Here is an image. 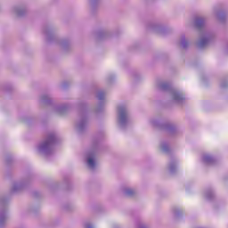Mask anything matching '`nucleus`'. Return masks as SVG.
I'll return each instance as SVG.
<instances>
[{
  "label": "nucleus",
  "mask_w": 228,
  "mask_h": 228,
  "mask_svg": "<svg viewBox=\"0 0 228 228\" xmlns=\"http://www.w3.org/2000/svg\"><path fill=\"white\" fill-rule=\"evenodd\" d=\"M119 116L121 122H124L126 120V110L124 108H119Z\"/></svg>",
  "instance_id": "obj_1"
},
{
  "label": "nucleus",
  "mask_w": 228,
  "mask_h": 228,
  "mask_svg": "<svg viewBox=\"0 0 228 228\" xmlns=\"http://www.w3.org/2000/svg\"><path fill=\"white\" fill-rule=\"evenodd\" d=\"M87 163L91 167H95V162L94 161V159H88Z\"/></svg>",
  "instance_id": "obj_2"
},
{
  "label": "nucleus",
  "mask_w": 228,
  "mask_h": 228,
  "mask_svg": "<svg viewBox=\"0 0 228 228\" xmlns=\"http://www.w3.org/2000/svg\"><path fill=\"white\" fill-rule=\"evenodd\" d=\"M175 101H179V99H184L183 94H175L174 96Z\"/></svg>",
  "instance_id": "obj_3"
},
{
  "label": "nucleus",
  "mask_w": 228,
  "mask_h": 228,
  "mask_svg": "<svg viewBox=\"0 0 228 228\" xmlns=\"http://www.w3.org/2000/svg\"><path fill=\"white\" fill-rule=\"evenodd\" d=\"M202 24H204V20L203 19L200 18V19L196 20V26H200Z\"/></svg>",
  "instance_id": "obj_4"
},
{
  "label": "nucleus",
  "mask_w": 228,
  "mask_h": 228,
  "mask_svg": "<svg viewBox=\"0 0 228 228\" xmlns=\"http://www.w3.org/2000/svg\"><path fill=\"white\" fill-rule=\"evenodd\" d=\"M206 44H208V39H203L200 41V47H204V45H206Z\"/></svg>",
  "instance_id": "obj_5"
},
{
  "label": "nucleus",
  "mask_w": 228,
  "mask_h": 228,
  "mask_svg": "<svg viewBox=\"0 0 228 228\" xmlns=\"http://www.w3.org/2000/svg\"><path fill=\"white\" fill-rule=\"evenodd\" d=\"M134 193V191H133L132 189L126 190V195H133Z\"/></svg>",
  "instance_id": "obj_6"
},
{
  "label": "nucleus",
  "mask_w": 228,
  "mask_h": 228,
  "mask_svg": "<svg viewBox=\"0 0 228 228\" xmlns=\"http://www.w3.org/2000/svg\"><path fill=\"white\" fill-rule=\"evenodd\" d=\"M98 99H104V93H100L99 94H98Z\"/></svg>",
  "instance_id": "obj_7"
}]
</instances>
